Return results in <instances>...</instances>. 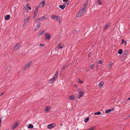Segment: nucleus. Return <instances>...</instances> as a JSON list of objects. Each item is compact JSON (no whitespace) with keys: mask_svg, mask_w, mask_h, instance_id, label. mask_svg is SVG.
Instances as JSON below:
<instances>
[{"mask_svg":"<svg viewBox=\"0 0 130 130\" xmlns=\"http://www.w3.org/2000/svg\"><path fill=\"white\" fill-rule=\"evenodd\" d=\"M58 74V71H57L55 73L53 77L51 79H50L49 81V83L51 84L52 83L54 82L57 78Z\"/></svg>","mask_w":130,"mask_h":130,"instance_id":"f257e3e1","label":"nucleus"},{"mask_svg":"<svg viewBox=\"0 0 130 130\" xmlns=\"http://www.w3.org/2000/svg\"><path fill=\"white\" fill-rule=\"evenodd\" d=\"M88 0H86L85 2V4L83 6L82 8L80 10L85 12L87 7L88 5Z\"/></svg>","mask_w":130,"mask_h":130,"instance_id":"f03ea898","label":"nucleus"},{"mask_svg":"<svg viewBox=\"0 0 130 130\" xmlns=\"http://www.w3.org/2000/svg\"><path fill=\"white\" fill-rule=\"evenodd\" d=\"M56 126V124L55 123H52L48 125L47 126V127L49 129H51L53 127H55Z\"/></svg>","mask_w":130,"mask_h":130,"instance_id":"7ed1b4c3","label":"nucleus"},{"mask_svg":"<svg viewBox=\"0 0 130 130\" xmlns=\"http://www.w3.org/2000/svg\"><path fill=\"white\" fill-rule=\"evenodd\" d=\"M32 63V62L31 61L28 62L24 67V69L25 70L27 69L30 66V65Z\"/></svg>","mask_w":130,"mask_h":130,"instance_id":"20e7f679","label":"nucleus"},{"mask_svg":"<svg viewBox=\"0 0 130 130\" xmlns=\"http://www.w3.org/2000/svg\"><path fill=\"white\" fill-rule=\"evenodd\" d=\"M45 1H43L41 2L39 4V7L40 8L43 7L45 4Z\"/></svg>","mask_w":130,"mask_h":130,"instance_id":"39448f33","label":"nucleus"},{"mask_svg":"<svg viewBox=\"0 0 130 130\" xmlns=\"http://www.w3.org/2000/svg\"><path fill=\"white\" fill-rule=\"evenodd\" d=\"M45 36L46 37H45V39L46 40H49L50 38V36L48 33L45 34Z\"/></svg>","mask_w":130,"mask_h":130,"instance_id":"423d86ee","label":"nucleus"},{"mask_svg":"<svg viewBox=\"0 0 130 130\" xmlns=\"http://www.w3.org/2000/svg\"><path fill=\"white\" fill-rule=\"evenodd\" d=\"M84 13V12L80 10V11L78 12V13L77 17H80V16H81Z\"/></svg>","mask_w":130,"mask_h":130,"instance_id":"0eeeda50","label":"nucleus"},{"mask_svg":"<svg viewBox=\"0 0 130 130\" xmlns=\"http://www.w3.org/2000/svg\"><path fill=\"white\" fill-rule=\"evenodd\" d=\"M84 92L83 91H80L79 92V96L78 97V99L80 98L81 97H82L84 94Z\"/></svg>","mask_w":130,"mask_h":130,"instance_id":"6e6552de","label":"nucleus"},{"mask_svg":"<svg viewBox=\"0 0 130 130\" xmlns=\"http://www.w3.org/2000/svg\"><path fill=\"white\" fill-rule=\"evenodd\" d=\"M56 20L59 23H60L61 22L60 21L61 18L60 16H58L57 15L56 17Z\"/></svg>","mask_w":130,"mask_h":130,"instance_id":"1a4fd4ad","label":"nucleus"},{"mask_svg":"<svg viewBox=\"0 0 130 130\" xmlns=\"http://www.w3.org/2000/svg\"><path fill=\"white\" fill-rule=\"evenodd\" d=\"M69 99L71 100H74L75 98V96L74 95L71 96L69 97Z\"/></svg>","mask_w":130,"mask_h":130,"instance_id":"9d476101","label":"nucleus"},{"mask_svg":"<svg viewBox=\"0 0 130 130\" xmlns=\"http://www.w3.org/2000/svg\"><path fill=\"white\" fill-rule=\"evenodd\" d=\"M30 17H27L25 20L24 22L25 23H27L30 20Z\"/></svg>","mask_w":130,"mask_h":130,"instance_id":"9b49d317","label":"nucleus"},{"mask_svg":"<svg viewBox=\"0 0 130 130\" xmlns=\"http://www.w3.org/2000/svg\"><path fill=\"white\" fill-rule=\"evenodd\" d=\"M18 126V123L17 122H15L14 125L12 127V129H14L16 127Z\"/></svg>","mask_w":130,"mask_h":130,"instance_id":"f8f14e48","label":"nucleus"},{"mask_svg":"<svg viewBox=\"0 0 130 130\" xmlns=\"http://www.w3.org/2000/svg\"><path fill=\"white\" fill-rule=\"evenodd\" d=\"M37 12V11H34V15L33 17V19H35L36 17Z\"/></svg>","mask_w":130,"mask_h":130,"instance_id":"ddd939ff","label":"nucleus"},{"mask_svg":"<svg viewBox=\"0 0 130 130\" xmlns=\"http://www.w3.org/2000/svg\"><path fill=\"white\" fill-rule=\"evenodd\" d=\"M40 24L41 23H39L38 24V25L35 28V31H37L38 30L40 26Z\"/></svg>","mask_w":130,"mask_h":130,"instance_id":"4468645a","label":"nucleus"},{"mask_svg":"<svg viewBox=\"0 0 130 130\" xmlns=\"http://www.w3.org/2000/svg\"><path fill=\"white\" fill-rule=\"evenodd\" d=\"M19 46L20 45L18 43H17L14 47V49L15 50H17V49L18 48V47H19Z\"/></svg>","mask_w":130,"mask_h":130,"instance_id":"2eb2a0df","label":"nucleus"},{"mask_svg":"<svg viewBox=\"0 0 130 130\" xmlns=\"http://www.w3.org/2000/svg\"><path fill=\"white\" fill-rule=\"evenodd\" d=\"M10 18V15H7L5 17V19L6 20H8Z\"/></svg>","mask_w":130,"mask_h":130,"instance_id":"dca6fc26","label":"nucleus"},{"mask_svg":"<svg viewBox=\"0 0 130 130\" xmlns=\"http://www.w3.org/2000/svg\"><path fill=\"white\" fill-rule=\"evenodd\" d=\"M104 83L103 82H101L99 84V87L101 88L102 87Z\"/></svg>","mask_w":130,"mask_h":130,"instance_id":"f3484780","label":"nucleus"},{"mask_svg":"<svg viewBox=\"0 0 130 130\" xmlns=\"http://www.w3.org/2000/svg\"><path fill=\"white\" fill-rule=\"evenodd\" d=\"M128 51L127 50H126L123 52V55L125 56L126 55L128 54Z\"/></svg>","mask_w":130,"mask_h":130,"instance_id":"a211bd4d","label":"nucleus"},{"mask_svg":"<svg viewBox=\"0 0 130 130\" xmlns=\"http://www.w3.org/2000/svg\"><path fill=\"white\" fill-rule=\"evenodd\" d=\"M64 46L63 45H61V44H59L58 45V47L59 49H62L63 48Z\"/></svg>","mask_w":130,"mask_h":130,"instance_id":"6ab92c4d","label":"nucleus"},{"mask_svg":"<svg viewBox=\"0 0 130 130\" xmlns=\"http://www.w3.org/2000/svg\"><path fill=\"white\" fill-rule=\"evenodd\" d=\"M110 24L109 23L107 24L106 25H105V27L103 28V29H105L107 28H108L109 27V26Z\"/></svg>","mask_w":130,"mask_h":130,"instance_id":"aec40b11","label":"nucleus"},{"mask_svg":"<svg viewBox=\"0 0 130 130\" xmlns=\"http://www.w3.org/2000/svg\"><path fill=\"white\" fill-rule=\"evenodd\" d=\"M34 127V126L31 124H30L29 125L28 127V129H30V128H32Z\"/></svg>","mask_w":130,"mask_h":130,"instance_id":"412c9836","label":"nucleus"},{"mask_svg":"<svg viewBox=\"0 0 130 130\" xmlns=\"http://www.w3.org/2000/svg\"><path fill=\"white\" fill-rule=\"evenodd\" d=\"M113 110V109H109L108 110H107L105 111V112L106 113H108L110 112L111 110Z\"/></svg>","mask_w":130,"mask_h":130,"instance_id":"4be33fe9","label":"nucleus"},{"mask_svg":"<svg viewBox=\"0 0 130 130\" xmlns=\"http://www.w3.org/2000/svg\"><path fill=\"white\" fill-rule=\"evenodd\" d=\"M69 4L68 2H66L63 5V6L66 7Z\"/></svg>","mask_w":130,"mask_h":130,"instance_id":"5701e85b","label":"nucleus"},{"mask_svg":"<svg viewBox=\"0 0 130 130\" xmlns=\"http://www.w3.org/2000/svg\"><path fill=\"white\" fill-rule=\"evenodd\" d=\"M59 7L60 8H61L62 9H64V8L65 7L63 6V5H60L59 6Z\"/></svg>","mask_w":130,"mask_h":130,"instance_id":"b1692460","label":"nucleus"},{"mask_svg":"<svg viewBox=\"0 0 130 130\" xmlns=\"http://www.w3.org/2000/svg\"><path fill=\"white\" fill-rule=\"evenodd\" d=\"M24 8L26 9V10H27V9H29V10H30L31 9V8L30 7H28V6L25 7Z\"/></svg>","mask_w":130,"mask_h":130,"instance_id":"393cba45","label":"nucleus"},{"mask_svg":"<svg viewBox=\"0 0 130 130\" xmlns=\"http://www.w3.org/2000/svg\"><path fill=\"white\" fill-rule=\"evenodd\" d=\"M38 19L41 20H44L46 19V18H45L44 16H43L40 17L38 18Z\"/></svg>","mask_w":130,"mask_h":130,"instance_id":"a878e982","label":"nucleus"},{"mask_svg":"<svg viewBox=\"0 0 130 130\" xmlns=\"http://www.w3.org/2000/svg\"><path fill=\"white\" fill-rule=\"evenodd\" d=\"M89 119V118L88 117L86 118L84 120V121L86 123L88 121Z\"/></svg>","mask_w":130,"mask_h":130,"instance_id":"bb28decb","label":"nucleus"},{"mask_svg":"<svg viewBox=\"0 0 130 130\" xmlns=\"http://www.w3.org/2000/svg\"><path fill=\"white\" fill-rule=\"evenodd\" d=\"M50 109V108L49 107H46V108L45 111L46 112H47Z\"/></svg>","mask_w":130,"mask_h":130,"instance_id":"cd10ccee","label":"nucleus"},{"mask_svg":"<svg viewBox=\"0 0 130 130\" xmlns=\"http://www.w3.org/2000/svg\"><path fill=\"white\" fill-rule=\"evenodd\" d=\"M122 51H123V50L122 49H119L118 50V54H121L122 53Z\"/></svg>","mask_w":130,"mask_h":130,"instance_id":"c85d7f7f","label":"nucleus"},{"mask_svg":"<svg viewBox=\"0 0 130 130\" xmlns=\"http://www.w3.org/2000/svg\"><path fill=\"white\" fill-rule=\"evenodd\" d=\"M57 16V15H53L51 17V18L52 19H54L55 18H56V17Z\"/></svg>","mask_w":130,"mask_h":130,"instance_id":"c756f323","label":"nucleus"},{"mask_svg":"<svg viewBox=\"0 0 130 130\" xmlns=\"http://www.w3.org/2000/svg\"><path fill=\"white\" fill-rule=\"evenodd\" d=\"M39 6H36L35 7V9L34 11H37L39 9Z\"/></svg>","mask_w":130,"mask_h":130,"instance_id":"7c9ffc66","label":"nucleus"},{"mask_svg":"<svg viewBox=\"0 0 130 130\" xmlns=\"http://www.w3.org/2000/svg\"><path fill=\"white\" fill-rule=\"evenodd\" d=\"M112 62H111L108 64V67L109 68H111L112 65Z\"/></svg>","mask_w":130,"mask_h":130,"instance_id":"2f4dec72","label":"nucleus"},{"mask_svg":"<svg viewBox=\"0 0 130 130\" xmlns=\"http://www.w3.org/2000/svg\"><path fill=\"white\" fill-rule=\"evenodd\" d=\"M77 82H78L80 84H82L83 83V81H81L80 79H78Z\"/></svg>","mask_w":130,"mask_h":130,"instance_id":"473e14b6","label":"nucleus"},{"mask_svg":"<svg viewBox=\"0 0 130 130\" xmlns=\"http://www.w3.org/2000/svg\"><path fill=\"white\" fill-rule=\"evenodd\" d=\"M68 67V66L67 67V66L66 65H64L62 67L61 69H62V70H63L66 68H67Z\"/></svg>","mask_w":130,"mask_h":130,"instance_id":"72a5a7b5","label":"nucleus"},{"mask_svg":"<svg viewBox=\"0 0 130 130\" xmlns=\"http://www.w3.org/2000/svg\"><path fill=\"white\" fill-rule=\"evenodd\" d=\"M97 2L100 5H102V2L101 0H98Z\"/></svg>","mask_w":130,"mask_h":130,"instance_id":"f704fd0d","label":"nucleus"},{"mask_svg":"<svg viewBox=\"0 0 130 130\" xmlns=\"http://www.w3.org/2000/svg\"><path fill=\"white\" fill-rule=\"evenodd\" d=\"M101 113V112H100L98 111V112L95 113L94 114L95 115H100Z\"/></svg>","mask_w":130,"mask_h":130,"instance_id":"c9c22d12","label":"nucleus"},{"mask_svg":"<svg viewBox=\"0 0 130 130\" xmlns=\"http://www.w3.org/2000/svg\"><path fill=\"white\" fill-rule=\"evenodd\" d=\"M44 32H45V31L44 30L41 31L40 32L39 34L40 35H42L44 33Z\"/></svg>","mask_w":130,"mask_h":130,"instance_id":"e433bc0d","label":"nucleus"},{"mask_svg":"<svg viewBox=\"0 0 130 130\" xmlns=\"http://www.w3.org/2000/svg\"><path fill=\"white\" fill-rule=\"evenodd\" d=\"M95 128V126H92L88 130H93Z\"/></svg>","mask_w":130,"mask_h":130,"instance_id":"4c0bfd02","label":"nucleus"},{"mask_svg":"<svg viewBox=\"0 0 130 130\" xmlns=\"http://www.w3.org/2000/svg\"><path fill=\"white\" fill-rule=\"evenodd\" d=\"M77 32V30H74L73 31V33L74 34H76Z\"/></svg>","mask_w":130,"mask_h":130,"instance_id":"58836bf2","label":"nucleus"},{"mask_svg":"<svg viewBox=\"0 0 130 130\" xmlns=\"http://www.w3.org/2000/svg\"><path fill=\"white\" fill-rule=\"evenodd\" d=\"M94 65H93V64H92L91 66H90V68L91 69H93L94 68Z\"/></svg>","mask_w":130,"mask_h":130,"instance_id":"ea45409f","label":"nucleus"},{"mask_svg":"<svg viewBox=\"0 0 130 130\" xmlns=\"http://www.w3.org/2000/svg\"><path fill=\"white\" fill-rule=\"evenodd\" d=\"M124 39H122L121 40L122 44H124Z\"/></svg>","mask_w":130,"mask_h":130,"instance_id":"a19ab883","label":"nucleus"},{"mask_svg":"<svg viewBox=\"0 0 130 130\" xmlns=\"http://www.w3.org/2000/svg\"><path fill=\"white\" fill-rule=\"evenodd\" d=\"M102 62V60H99L98 62V63L99 64H101Z\"/></svg>","mask_w":130,"mask_h":130,"instance_id":"79ce46f5","label":"nucleus"},{"mask_svg":"<svg viewBox=\"0 0 130 130\" xmlns=\"http://www.w3.org/2000/svg\"><path fill=\"white\" fill-rule=\"evenodd\" d=\"M2 118H0V126H1V122L2 120Z\"/></svg>","mask_w":130,"mask_h":130,"instance_id":"37998d69","label":"nucleus"},{"mask_svg":"<svg viewBox=\"0 0 130 130\" xmlns=\"http://www.w3.org/2000/svg\"><path fill=\"white\" fill-rule=\"evenodd\" d=\"M40 46H41L42 47H43L44 46V44H40Z\"/></svg>","mask_w":130,"mask_h":130,"instance_id":"c03bdc74","label":"nucleus"},{"mask_svg":"<svg viewBox=\"0 0 130 130\" xmlns=\"http://www.w3.org/2000/svg\"><path fill=\"white\" fill-rule=\"evenodd\" d=\"M39 20V19H36L35 20V22L36 23V22H38L39 21L38 20Z\"/></svg>","mask_w":130,"mask_h":130,"instance_id":"a18cd8bd","label":"nucleus"},{"mask_svg":"<svg viewBox=\"0 0 130 130\" xmlns=\"http://www.w3.org/2000/svg\"><path fill=\"white\" fill-rule=\"evenodd\" d=\"M68 0H63V1L64 2H68Z\"/></svg>","mask_w":130,"mask_h":130,"instance_id":"49530a36","label":"nucleus"},{"mask_svg":"<svg viewBox=\"0 0 130 130\" xmlns=\"http://www.w3.org/2000/svg\"><path fill=\"white\" fill-rule=\"evenodd\" d=\"M4 92H3V93H2L1 94L0 96H1V95H3V94H4Z\"/></svg>","mask_w":130,"mask_h":130,"instance_id":"de8ad7c7","label":"nucleus"},{"mask_svg":"<svg viewBox=\"0 0 130 130\" xmlns=\"http://www.w3.org/2000/svg\"><path fill=\"white\" fill-rule=\"evenodd\" d=\"M62 125H63L62 124V123H61V124H60V126H62Z\"/></svg>","mask_w":130,"mask_h":130,"instance_id":"09e8293b","label":"nucleus"},{"mask_svg":"<svg viewBox=\"0 0 130 130\" xmlns=\"http://www.w3.org/2000/svg\"><path fill=\"white\" fill-rule=\"evenodd\" d=\"M128 100H130V97L128 99Z\"/></svg>","mask_w":130,"mask_h":130,"instance_id":"8fccbe9b","label":"nucleus"},{"mask_svg":"<svg viewBox=\"0 0 130 130\" xmlns=\"http://www.w3.org/2000/svg\"><path fill=\"white\" fill-rule=\"evenodd\" d=\"M125 44H126V42H125Z\"/></svg>","mask_w":130,"mask_h":130,"instance_id":"3c124183","label":"nucleus"},{"mask_svg":"<svg viewBox=\"0 0 130 130\" xmlns=\"http://www.w3.org/2000/svg\"><path fill=\"white\" fill-rule=\"evenodd\" d=\"M129 117H130V115H129Z\"/></svg>","mask_w":130,"mask_h":130,"instance_id":"603ef678","label":"nucleus"},{"mask_svg":"<svg viewBox=\"0 0 130 130\" xmlns=\"http://www.w3.org/2000/svg\"><path fill=\"white\" fill-rule=\"evenodd\" d=\"M29 0H27V1H29Z\"/></svg>","mask_w":130,"mask_h":130,"instance_id":"864d4df0","label":"nucleus"},{"mask_svg":"<svg viewBox=\"0 0 130 130\" xmlns=\"http://www.w3.org/2000/svg\"><path fill=\"white\" fill-rule=\"evenodd\" d=\"M89 55H90V54H89Z\"/></svg>","mask_w":130,"mask_h":130,"instance_id":"5fc2aeb1","label":"nucleus"},{"mask_svg":"<svg viewBox=\"0 0 130 130\" xmlns=\"http://www.w3.org/2000/svg\"><path fill=\"white\" fill-rule=\"evenodd\" d=\"M89 55H90V54H89Z\"/></svg>","mask_w":130,"mask_h":130,"instance_id":"6e6d98bb","label":"nucleus"}]
</instances>
